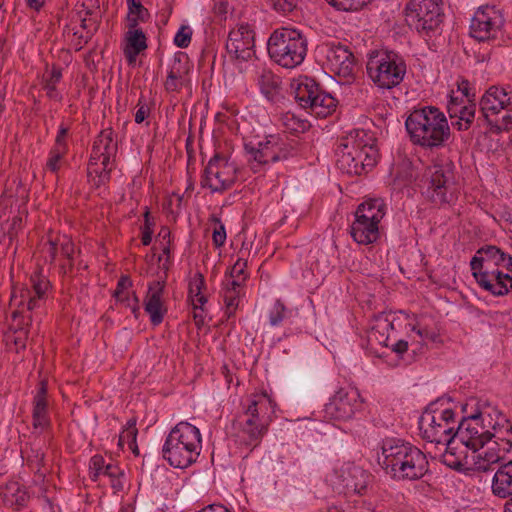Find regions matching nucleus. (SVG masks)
I'll use <instances>...</instances> for the list:
<instances>
[{
	"mask_svg": "<svg viewBox=\"0 0 512 512\" xmlns=\"http://www.w3.org/2000/svg\"><path fill=\"white\" fill-rule=\"evenodd\" d=\"M405 127L413 144L431 151L444 147L451 134L446 116L434 106L414 109Z\"/></svg>",
	"mask_w": 512,
	"mask_h": 512,
	"instance_id": "obj_1",
	"label": "nucleus"
},
{
	"mask_svg": "<svg viewBox=\"0 0 512 512\" xmlns=\"http://www.w3.org/2000/svg\"><path fill=\"white\" fill-rule=\"evenodd\" d=\"M378 463L395 478L420 480L428 473V461L421 450L400 439H386L382 445V455Z\"/></svg>",
	"mask_w": 512,
	"mask_h": 512,
	"instance_id": "obj_2",
	"label": "nucleus"
},
{
	"mask_svg": "<svg viewBox=\"0 0 512 512\" xmlns=\"http://www.w3.org/2000/svg\"><path fill=\"white\" fill-rule=\"evenodd\" d=\"M201 450L199 429L188 423L180 422L172 428L163 445V457L171 466L186 468L196 462Z\"/></svg>",
	"mask_w": 512,
	"mask_h": 512,
	"instance_id": "obj_3",
	"label": "nucleus"
},
{
	"mask_svg": "<svg viewBox=\"0 0 512 512\" xmlns=\"http://www.w3.org/2000/svg\"><path fill=\"white\" fill-rule=\"evenodd\" d=\"M307 38L298 29L282 27L273 31L267 41L269 57L278 65L292 69L307 55Z\"/></svg>",
	"mask_w": 512,
	"mask_h": 512,
	"instance_id": "obj_4",
	"label": "nucleus"
},
{
	"mask_svg": "<svg viewBox=\"0 0 512 512\" xmlns=\"http://www.w3.org/2000/svg\"><path fill=\"white\" fill-rule=\"evenodd\" d=\"M366 70L369 78L381 89L398 86L406 75V63L397 52L387 49L373 50L368 54Z\"/></svg>",
	"mask_w": 512,
	"mask_h": 512,
	"instance_id": "obj_5",
	"label": "nucleus"
},
{
	"mask_svg": "<svg viewBox=\"0 0 512 512\" xmlns=\"http://www.w3.org/2000/svg\"><path fill=\"white\" fill-rule=\"evenodd\" d=\"M351 134L338 148L337 166L349 175H362L370 171L377 163L378 150L375 144H369L359 137Z\"/></svg>",
	"mask_w": 512,
	"mask_h": 512,
	"instance_id": "obj_6",
	"label": "nucleus"
},
{
	"mask_svg": "<svg viewBox=\"0 0 512 512\" xmlns=\"http://www.w3.org/2000/svg\"><path fill=\"white\" fill-rule=\"evenodd\" d=\"M405 21L426 41L440 35L444 21L442 0H409L405 7Z\"/></svg>",
	"mask_w": 512,
	"mask_h": 512,
	"instance_id": "obj_7",
	"label": "nucleus"
},
{
	"mask_svg": "<svg viewBox=\"0 0 512 512\" xmlns=\"http://www.w3.org/2000/svg\"><path fill=\"white\" fill-rule=\"evenodd\" d=\"M454 164L449 161L435 164L428 168L429 184L426 194L435 204H444L451 201V186L454 184Z\"/></svg>",
	"mask_w": 512,
	"mask_h": 512,
	"instance_id": "obj_8",
	"label": "nucleus"
},
{
	"mask_svg": "<svg viewBox=\"0 0 512 512\" xmlns=\"http://www.w3.org/2000/svg\"><path fill=\"white\" fill-rule=\"evenodd\" d=\"M455 438H458L467 448L476 452L492 440V432L486 429L483 415L478 411L462 418L454 432Z\"/></svg>",
	"mask_w": 512,
	"mask_h": 512,
	"instance_id": "obj_9",
	"label": "nucleus"
},
{
	"mask_svg": "<svg viewBox=\"0 0 512 512\" xmlns=\"http://www.w3.org/2000/svg\"><path fill=\"white\" fill-rule=\"evenodd\" d=\"M443 401L438 398L431 402L419 419V429L423 439L444 446H449L454 440V427H449L439 419L437 420V405Z\"/></svg>",
	"mask_w": 512,
	"mask_h": 512,
	"instance_id": "obj_10",
	"label": "nucleus"
},
{
	"mask_svg": "<svg viewBox=\"0 0 512 512\" xmlns=\"http://www.w3.org/2000/svg\"><path fill=\"white\" fill-rule=\"evenodd\" d=\"M503 24L502 15L494 7H480L472 18L470 34L478 41H487L496 37Z\"/></svg>",
	"mask_w": 512,
	"mask_h": 512,
	"instance_id": "obj_11",
	"label": "nucleus"
},
{
	"mask_svg": "<svg viewBox=\"0 0 512 512\" xmlns=\"http://www.w3.org/2000/svg\"><path fill=\"white\" fill-rule=\"evenodd\" d=\"M362 406L360 394L355 389H340L325 405V416L334 420H348Z\"/></svg>",
	"mask_w": 512,
	"mask_h": 512,
	"instance_id": "obj_12",
	"label": "nucleus"
},
{
	"mask_svg": "<svg viewBox=\"0 0 512 512\" xmlns=\"http://www.w3.org/2000/svg\"><path fill=\"white\" fill-rule=\"evenodd\" d=\"M232 437L238 447L250 452L258 447L267 433V426L262 422L236 417L232 421Z\"/></svg>",
	"mask_w": 512,
	"mask_h": 512,
	"instance_id": "obj_13",
	"label": "nucleus"
},
{
	"mask_svg": "<svg viewBox=\"0 0 512 512\" xmlns=\"http://www.w3.org/2000/svg\"><path fill=\"white\" fill-rule=\"evenodd\" d=\"M255 34L249 24H240L229 32L226 50L235 60L248 61L254 54Z\"/></svg>",
	"mask_w": 512,
	"mask_h": 512,
	"instance_id": "obj_14",
	"label": "nucleus"
},
{
	"mask_svg": "<svg viewBox=\"0 0 512 512\" xmlns=\"http://www.w3.org/2000/svg\"><path fill=\"white\" fill-rule=\"evenodd\" d=\"M223 161L224 158L220 154H215L209 160L201 178V186L203 188L208 187L213 193H221L234 185L235 176H226L230 170L227 162L223 164V167L220 166Z\"/></svg>",
	"mask_w": 512,
	"mask_h": 512,
	"instance_id": "obj_15",
	"label": "nucleus"
},
{
	"mask_svg": "<svg viewBox=\"0 0 512 512\" xmlns=\"http://www.w3.org/2000/svg\"><path fill=\"white\" fill-rule=\"evenodd\" d=\"M277 145L278 135L266 136L263 141H259L256 145L252 142L244 144L247 162L254 172H257L263 165L277 162Z\"/></svg>",
	"mask_w": 512,
	"mask_h": 512,
	"instance_id": "obj_16",
	"label": "nucleus"
},
{
	"mask_svg": "<svg viewBox=\"0 0 512 512\" xmlns=\"http://www.w3.org/2000/svg\"><path fill=\"white\" fill-rule=\"evenodd\" d=\"M327 60L336 75L347 81L354 78L355 57L347 46L332 44L327 52Z\"/></svg>",
	"mask_w": 512,
	"mask_h": 512,
	"instance_id": "obj_17",
	"label": "nucleus"
},
{
	"mask_svg": "<svg viewBox=\"0 0 512 512\" xmlns=\"http://www.w3.org/2000/svg\"><path fill=\"white\" fill-rule=\"evenodd\" d=\"M509 95H512V90L506 91L504 88L497 86L490 87L481 97L479 103L480 115L477 117V122L486 121L488 123L493 116L500 115L506 107L505 99L509 98Z\"/></svg>",
	"mask_w": 512,
	"mask_h": 512,
	"instance_id": "obj_18",
	"label": "nucleus"
},
{
	"mask_svg": "<svg viewBox=\"0 0 512 512\" xmlns=\"http://www.w3.org/2000/svg\"><path fill=\"white\" fill-rule=\"evenodd\" d=\"M505 252L495 245L480 247L470 261L472 275L495 270L505 262Z\"/></svg>",
	"mask_w": 512,
	"mask_h": 512,
	"instance_id": "obj_19",
	"label": "nucleus"
},
{
	"mask_svg": "<svg viewBox=\"0 0 512 512\" xmlns=\"http://www.w3.org/2000/svg\"><path fill=\"white\" fill-rule=\"evenodd\" d=\"M478 285L494 296L507 295L512 290V273H504L498 268L475 275Z\"/></svg>",
	"mask_w": 512,
	"mask_h": 512,
	"instance_id": "obj_20",
	"label": "nucleus"
},
{
	"mask_svg": "<svg viewBox=\"0 0 512 512\" xmlns=\"http://www.w3.org/2000/svg\"><path fill=\"white\" fill-rule=\"evenodd\" d=\"M165 282L153 281L148 286V292L144 302V309L150 316L152 325L158 326L163 322L167 312L162 301Z\"/></svg>",
	"mask_w": 512,
	"mask_h": 512,
	"instance_id": "obj_21",
	"label": "nucleus"
},
{
	"mask_svg": "<svg viewBox=\"0 0 512 512\" xmlns=\"http://www.w3.org/2000/svg\"><path fill=\"white\" fill-rule=\"evenodd\" d=\"M124 469L118 466L113 459L106 460L102 455H94L89 462V476L97 479L99 477H108L116 479L124 477Z\"/></svg>",
	"mask_w": 512,
	"mask_h": 512,
	"instance_id": "obj_22",
	"label": "nucleus"
},
{
	"mask_svg": "<svg viewBox=\"0 0 512 512\" xmlns=\"http://www.w3.org/2000/svg\"><path fill=\"white\" fill-rule=\"evenodd\" d=\"M189 71L187 57L183 53L175 55L174 62L168 71L164 83L167 92H179L185 82V76Z\"/></svg>",
	"mask_w": 512,
	"mask_h": 512,
	"instance_id": "obj_23",
	"label": "nucleus"
},
{
	"mask_svg": "<svg viewBox=\"0 0 512 512\" xmlns=\"http://www.w3.org/2000/svg\"><path fill=\"white\" fill-rule=\"evenodd\" d=\"M124 41V56L128 64L133 65L137 56L148 47L146 35L142 29H134L125 33Z\"/></svg>",
	"mask_w": 512,
	"mask_h": 512,
	"instance_id": "obj_24",
	"label": "nucleus"
},
{
	"mask_svg": "<svg viewBox=\"0 0 512 512\" xmlns=\"http://www.w3.org/2000/svg\"><path fill=\"white\" fill-rule=\"evenodd\" d=\"M0 497L9 507H23L30 498L29 492L20 482H4L0 485Z\"/></svg>",
	"mask_w": 512,
	"mask_h": 512,
	"instance_id": "obj_25",
	"label": "nucleus"
},
{
	"mask_svg": "<svg viewBox=\"0 0 512 512\" xmlns=\"http://www.w3.org/2000/svg\"><path fill=\"white\" fill-rule=\"evenodd\" d=\"M378 224L379 223H375V221L367 222L355 218L351 225L350 234L358 244L368 245L374 243L379 238Z\"/></svg>",
	"mask_w": 512,
	"mask_h": 512,
	"instance_id": "obj_26",
	"label": "nucleus"
},
{
	"mask_svg": "<svg viewBox=\"0 0 512 512\" xmlns=\"http://www.w3.org/2000/svg\"><path fill=\"white\" fill-rule=\"evenodd\" d=\"M258 85L262 94L273 103H278L281 95V80L271 70L262 69L258 75Z\"/></svg>",
	"mask_w": 512,
	"mask_h": 512,
	"instance_id": "obj_27",
	"label": "nucleus"
},
{
	"mask_svg": "<svg viewBox=\"0 0 512 512\" xmlns=\"http://www.w3.org/2000/svg\"><path fill=\"white\" fill-rule=\"evenodd\" d=\"M385 215V203L380 198L369 199L361 203L355 212V218L380 223Z\"/></svg>",
	"mask_w": 512,
	"mask_h": 512,
	"instance_id": "obj_28",
	"label": "nucleus"
},
{
	"mask_svg": "<svg viewBox=\"0 0 512 512\" xmlns=\"http://www.w3.org/2000/svg\"><path fill=\"white\" fill-rule=\"evenodd\" d=\"M42 300L43 299H38L35 295L32 296L29 289H21L19 297L14 290L11 297V304L17 306V309L12 313L13 319L16 320L18 317H23V310H20V307L25 306L27 311H32L40 307Z\"/></svg>",
	"mask_w": 512,
	"mask_h": 512,
	"instance_id": "obj_29",
	"label": "nucleus"
},
{
	"mask_svg": "<svg viewBox=\"0 0 512 512\" xmlns=\"http://www.w3.org/2000/svg\"><path fill=\"white\" fill-rule=\"evenodd\" d=\"M294 90L295 100L300 106H306L309 100V92L311 89L317 90L318 83L315 79L308 76H300L291 84Z\"/></svg>",
	"mask_w": 512,
	"mask_h": 512,
	"instance_id": "obj_30",
	"label": "nucleus"
},
{
	"mask_svg": "<svg viewBox=\"0 0 512 512\" xmlns=\"http://www.w3.org/2000/svg\"><path fill=\"white\" fill-rule=\"evenodd\" d=\"M504 424L496 423L492 426V439L495 438L494 443L502 446L504 452H509L512 448V425L507 419H503Z\"/></svg>",
	"mask_w": 512,
	"mask_h": 512,
	"instance_id": "obj_31",
	"label": "nucleus"
},
{
	"mask_svg": "<svg viewBox=\"0 0 512 512\" xmlns=\"http://www.w3.org/2000/svg\"><path fill=\"white\" fill-rule=\"evenodd\" d=\"M337 103V100L331 94L322 90L314 102L311 113L316 117L326 118L336 110Z\"/></svg>",
	"mask_w": 512,
	"mask_h": 512,
	"instance_id": "obj_32",
	"label": "nucleus"
},
{
	"mask_svg": "<svg viewBox=\"0 0 512 512\" xmlns=\"http://www.w3.org/2000/svg\"><path fill=\"white\" fill-rule=\"evenodd\" d=\"M280 121L285 130L291 134L304 133L310 128V123L307 120L291 112L282 114Z\"/></svg>",
	"mask_w": 512,
	"mask_h": 512,
	"instance_id": "obj_33",
	"label": "nucleus"
},
{
	"mask_svg": "<svg viewBox=\"0 0 512 512\" xmlns=\"http://www.w3.org/2000/svg\"><path fill=\"white\" fill-rule=\"evenodd\" d=\"M332 489L337 494L350 499L353 496L364 495L367 491V484L365 482H336Z\"/></svg>",
	"mask_w": 512,
	"mask_h": 512,
	"instance_id": "obj_34",
	"label": "nucleus"
},
{
	"mask_svg": "<svg viewBox=\"0 0 512 512\" xmlns=\"http://www.w3.org/2000/svg\"><path fill=\"white\" fill-rule=\"evenodd\" d=\"M205 288V278L204 275L200 272L196 273L193 278H191L189 282V298L192 299L193 303L195 301L201 306H203L207 302V297L203 295L202 291Z\"/></svg>",
	"mask_w": 512,
	"mask_h": 512,
	"instance_id": "obj_35",
	"label": "nucleus"
},
{
	"mask_svg": "<svg viewBox=\"0 0 512 512\" xmlns=\"http://www.w3.org/2000/svg\"><path fill=\"white\" fill-rule=\"evenodd\" d=\"M298 153V142L290 140L287 137L278 135V145L276 149L277 162L287 160L290 157L296 156Z\"/></svg>",
	"mask_w": 512,
	"mask_h": 512,
	"instance_id": "obj_36",
	"label": "nucleus"
},
{
	"mask_svg": "<svg viewBox=\"0 0 512 512\" xmlns=\"http://www.w3.org/2000/svg\"><path fill=\"white\" fill-rule=\"evenodd\" d=\"M396 315L393 312H383L375 317V325L373 326V334L379 333L383 337V331L395 329Z\"/></svg>",
	"mask_w": 512,
	"mask_h": 512,
	"instance_id": "obj_37",
	"label": "nucleus"
},
{
	"mask_svg": "<svg viewBox=\"0 0 512 512\" xmlns=\"http://www.w3.org/2000/svg\"><path fill=\"white\" fill-rule=\"evenodd\" d=\"M95 140H101L99 145L105 155L115 156L118 150L117 143L113 140L112 129H105L100 132Z\"/></svg>",
	"mask_w": 512,
	"mask_h": 512,
	"instance_id": "obj_38",
	"label": "nucleus"
},
{
	"mask_svg": "<svg viewBox=\"0 0 512 512\" xmlns=\"http://www.w3.org/2000/svg\"><path fill=\"white\" fill-rule=\"evenodd\" d=\"M339 478L342 480H357L366 478V471L353 462L344 463L340 468Z\"/></svg>",
	"mask_w": 512,
	"mask_h": 512,
	"instance_id": "obj_39",
	"label": "nucleus"
},
{
	"mask_svg": "<svg viewBox=\"0 0 512 512\" xmlns=\"http://www.w3.org/2000/svg\"><path fill=\"white\" fill-rule=\"evenodd\" d=\"M30 281L32 283L34 295L37 296L38 299H45L46 293L51 286L50 281L41 273L32 274Z\"/></svg>",
	"mask_w": 512,
	"mask_h": 512,
	"instance_id": "obj_40",
	"label": "nucleus"
},
{
	"mask_svg": "<svg viewBox=\"0 0 512 512\" xmlns=\"http://www.w3.org/2000/svg\"><path fill=\"white\" fill-rule=\"evenodd\" d=\"M137 434L138 430L136 428V419L131 418L128 420L126 427L119 435L118 445L123 447L125 443H127L129 446L131 443L136 441Z\"/></svg>",
	"mask_w": 512,
	"mask_h": 512,
	"instance_id": "obj_41",
	"label": "nucleus"
},
{
	"mask_svg": "<svg viewBox=\"0 0 512 512\" xmlns=\"http://www.w3.org/2000/svg\"><path fill=\"white\" fill-rule=\"evenodd\" d=\"M132 286V280L128 275H122L117 283V287L113 293L116 301L125 303L130 301V295L127 292L128 288Z\"/></svg>",
	"mask_w": 512,
	"mask_h": 512,
	"instance_id": "obj_42",
	"label": "nucleus"
},
{
	"mask_svg": "<svg viewBox=\"0 0 512 512\" xmlns=\"http://www.w3.org/2000/svg\"><path fill=\"white\" fill-rule=\"evenodd\" d=\"M286 316L287 308L280 299H277L269 314V322L271 326L280 325L282 321L286 318Z\"/></svg>",
	"mask_w": 512,
	"mask_h": 512,
	"instance_id": "obj_43",
	"label": "nucleus"
},
{
	"mask_svg": "<svg viewBox=\"0 0 512 512\" xmlns=\"http://www.w3.org/2000/svg\"><path fill=\"white\" fill-rule=\"evenodd\" d=\"M143 216H144V226L142 227L141 241L144 246H148V245H150V243L152 241L153 228L155 226V221L151 217L148 207H146Z\"/></svg>",
	"mask_w": 512,
	"mask_h": 512,
	"instance_id": "obj_44",
	"label": "nucleus"
},
{
	"mask_svg": "<svg viewBox=\"0 0 512 512\" xmlns=\"http://www.w3.org/2000/svg\"><path fill=\"white\" fill-rule=\"evenodd\" d=\"M81 28L86 30V35H78L79 44L83 42V44H87L92 38L93 34L98 30V23L96 20L89 16V18L81 19Z\"/></svg>",
	"mask_w": 512,
	"mask_h": 512,
	"instance_id": "obj_45",
	"label": "nucleus"
},
{
	"mask_svg": "<svg viewBox=\"0 0 512 512\" xmlns=\"http://www.w3.org/2000/svg\"><path fill=\"white\" fill-rule=\"evenodd\" d=\"M241 293L240 292H234L231 290L224 289L223 298L226 305V315L227 318H230L235 314L236 309L239 305V298Z\"/></svg>",
	"mask_w": 512,
	"mask_h": 512,
	"instance_id": "obj_46",
	"label": "nucleus"
},
{
	"mask_svg": "<svg viewBox=\"0 0 512 512\" xmlns=\"http://www.w3.org/2000/svg\"><path fill=\"white\" fill-rule=\"evenodd\" d=\"M210 221L216 225L212 235L213 243L216 247H221L226 241L225 226L221 222L220 218L214 214L211 215Z\"/></svg>",
	"mask_w": 512,
	"mask_h": 512,
	"instance_id": "obj_47",
	"label": "nucleus"
},
{
	"mask_svg": "<svg viewBox=\"0 0 512 512\" xmlns=\"http://www.w3.org/2000/svg\"><path fill=\"white\" fill-rule=\"evenodd\" d=\"M32 418H33V427L35 429L46 428L49 424V420L47 417V406L44 407V406H41L40 404H38V406L34 405Z\"/></svg>",
	"mask_w": 512,
	"mask_h": 512,
	"instance_id": "obj_48",
	"label": "nucleus"
},
{
	"mask_svg": "<svg viewBox=\"0 0 512 512\" xmlns=\"http://www.w3.org/2000/svg\"><path fill=\"white\" fill-rule=\"evenodd\" d=\"M128 15H132L145 22L149 17V11L138 0H127Z\"/></svg>",
	"mask_w": 512,
	"mask_h": 512,
	"instance_id": "obj_49",
	"label": "nucleus"
},
{
	"mask_svg": "<svg viewBox=\"0 0 512 512\" xmlns=\"http://www.w3.org/2000/svg\"><path fill=\"white\" fill-rule=\"evenodd\" d=\"M192 37V29L188 25H182L174 37V44L179 48L189 46Z\"/></svg>",
	"mask_w": 512,
	"mask_h": 512,
	"instance_id": "obj_50",
	"label": "nucleus"
},
{
	"mask_svg": "<svg viewBox=\"0 0 512 512\" xmlns=\"http://www.w3.org/2000/svg\"><path fill=\"white\" fill-rule=\"evenodd\" d=\"M67 152L61 151L59 149L52 148L49 153V158L46 163V167L51 172H57L60 168L59 162L63 159Z\"/></svg>",
	"mask_w": 512,
	"mask_h": 512,
	"instance_id": "obj_51",
	"label": "nucleus"
},
{
	"mask_svg": "<svg viewBox=\"0 0 512 512\" xmlns=\"http://www.w3.org/2000/svg\"><path fill=\"white\" fill-rule=\"evenodd\" d=\"M330 5L336 7L340 10L349 11V10H357L361 7L365 1L364 0H327Z\"/></svg>",
	"mask_w": 512,
	"mask_h": 512,
	"instance_id": "obj_52",
	"label": "nucleus"
},
{
	"mask_svg": "<svg viewBox=\"0 0 512 512\" xmlns=\"http://www.w3.org/2000/svg\"><path fill=\"white\" fill-rule=\"evenodd\" d=\"M101 140H95L92 146L91 155L88 163V173H92L93 167H96L98 165V161L105 156V154L102 151V148H100Z\"/></svg>",
	"mask_w": 512,
	"mask_h": 512,
	"instance_id": "obj_53",
	"label": "nucleus"
},
{
	"mask_svg": "<svg viewBox=\"0 0 512 512\" xmlns=\"http://www.w3.org/2000/svg\"><path fill=\"white\" fill-rule=\"evenodd\" d=\"M492 492L500 498L512 497V482H492Z\"/></svg>",
	"mask_w": 512,
	"mask_h": 512,
	"instance_id": "obj_54",
	"label": "nucleus"
},
{
	"mask_svg": "<svg viewBox=\"0 0 512 512\" xmlns=\"http://www.w3.org/2000/svg\"><path fill=\"white\" fill-rule=\"evenodd\" d=\"M273 8L283 14L293 12L297 8V0H271Z\"/></svg>",
	"mask_w": 512,
	"mask_h": 512,
	"instance_id": "obj_55",
	"label": "nucleus"
},
{
	"mask_svg": "<svg viewBox=\"0 0 512 512\" xmlns=\"http://www.w3.org/2000/svg\"><path fill=\"white\" fill-rule=\"evenodd\" d=\"M61 254L66 257L69 261V271L73 268V254H74V243L71 239L64 237L60 243Z\"/></svg>",
	"mask_w": 512,
	"mask_h": 512,
	"instance_id": "obj_56",
	"label": "nucleus"
},
{
	"mask_svg": "<svg viewBox=\"0 0 512 512\" xmlns=\"http://www.w3.org/2000/svg\"><path fill=\"white\" fill-rule=\"evenodd\" d=\"M69 132V128L64 126L63 124L60 125L58 133L55 138V144L53 146L54 149H59L61 151H68V145L66 142V138Z\"/></svg>",
	"mask_w": 512,
	"mask_h": 512,
	"instance_id": "obj_57",
	"label": "nucleus"
},
{
	"mask_svg": "<svg viewBox=\"0 0 512 512\" xmlns=\"http://www.w3.org/2000/svg\"><path fill=\"white\" fill-rule=\"evenodd\" d=\"M112 157L113 156L105 155L101 158L102 159L101 164L103 166L101 171H99L96 167H93V169H92V173L98 174L100 183H103L105 180L109 179V174L112 170V168L109 167V165H110V159Z\"/></svg>",
	"mask_w": 512,
	"mask_h": 512,
	"instance_id": "obj_58",
	"label": "nucleus"
},
{
	"mask_svg": "<svg viewBox=\"0 0 512 512\" xmlns=\"http://www.w3.org/2000/svg\"><path fill=\"white\" fill-rule=\"evenodd\" d=\"M27 336L28 330L23 327H19V329H17L14 332V335L12 336V341L16 347L17 352H19V350L21 349H25Z\"/></svg>",
	"mask_w": 512,
	"mask_h": 512,
	"instance_id": "obj_59",
	"label": "nucleus"
},
{
	"mask_svg": "<svg viewBox=\"0 0 512 512\" xmlns=\"http://www.w3.org/2000/svg\"><path fill=\"white\" fill-rule=\"evenodd\" d=\"M247 266V261L238 259L236 263L231 267L229 272V277L231 278H239L242 279V281H245L246 274H245V268Z\"/></svg>",
	"mask_w": 512,
	"mask_h": 512,
	"instance_id": "obj_60",
	"label": "nucleus"
},
{
	"mask_svg": "<svg viewBox=\"0 0 512 512\" xmlns=\"http://www.w3.org/2000/svg\"><path fill=\"white\" fill-rule=\"evenodd\" d=\"M476 114V104L471 103L469 105H463L461 108V114L458 117L460 120H463L466 124L472 125Z\"/></svg>",
	"mask_w": 512,
	"mask_h": 512,
	"instance_id": "obj_61",
	"label": "nucleus"
},
{
	"mask_svg": "<svg viewBox=\"0 0 512 512\" xmlns=\"http://www.w3.org/2000/svg\"><path fill=\"white\" fill-rule=\"evenodd\" d=\"M22 225H23V219L21 216H14L12 218L9 228H8L7 232L5 233V235L8 236L10 243L17 236L19 230H21V228H22Z\"/></svg>",
	"mask_w": 512,
	"mask_h": 512,
	"instance_id": "obj_62",
	"label": "nucleus"
},
{
	"mask_svg": "<svg viewBox=\"0 0 512 512\" xmlns=\"http://www.w3.org/2000/svg\"><path fill=\"white\" fill-rule=\"evenodd\" d=\"M462 100H458L457 97L451 96L448 105L447 111L451 119L458 118L461 114Z\"/></svg>",
	"mask_w": 512,
	"mask_h": 512,
	"instance_id": "obj_63",
	"label": "nucleus"
},
{
	"mask_svg": "<svg viewBox=\"0 0 512 512\" xmlns=\"http://www.w3.org/2000/svg\"><path fill=\"white\" fill-rule=\"evenodd\" d=\"M46 396H47V382L45 380H41L39 383V388H38L37 394L34 397L33 404L36 406H38V404H40L41 406L46 407L47 406Z\"/></svg>",
	"mask_w": 512,
	"mask_h": 512,
	"instance_id": "obj_64",
	"label": "nucleus"
}]
</instances>
